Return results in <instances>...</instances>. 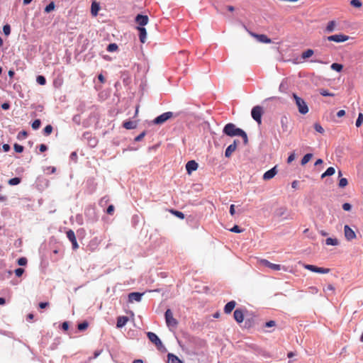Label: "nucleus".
<instances>
[{
  "instance_id": "nucleus-44",
  "label": "nucleus",
  "mask_w": 363,
  "mask_h": 363,
  "mask_svg": "<svg viewBox=\"0 0 363 363\" xmlns=\"http://www.w3.org/2000/svg\"><path fill=\"white\" fill-rule=\"evenodd\" d=\"M13 148H14V150L16 152H22L24 150V147L23 146L19 145V144H17V143H15L14 145H13Z\"/></svg>"
},
{
  "instance_id": "nucleus-3",
  "label": "nucleus",
  "mask_w": 363,
  "mask_h": 363,
  "mask_svg": "<svg viewBox=\"0 0 363 363\" xmlns=\"http://www.w3.org/2000/svg\"><path fill=\"white\" fill-rule=\"evenodd\" d=\"M166 324L169 328H176L178 325V321L173 316V313L170 309H167L164 314Z\"/></svg>"
},
{
  "instance_id": "nucleus-50",
  "label": "nucleus",
  "mask_w": 363,
  "mask_h": 363,
  "mask_svg": "<svg viewBox=\"0 0 363 363\" xmlns=\"http://www.w3.org/2000/svg\"><path fill=\"white\" fill-rule=\"evenodd\" d=\"M324 291H331L332 294H334V292H335V287H334V286L333 284H328L327 286V288L325 289H324Z\"/></svg>"
},
{
  "instance_id": "nucleus-9",
  "label": "nucleus",
  "mask_w": 363,
  "mask_h": 363,
  "mask_svg": "<svg viewBox=\"0 0 363 363\" xmlns=\"http://www.w3.org/2000/svg\"><path fill=\"white\" fill-rule=\"evenodd\" d=\"M349 39V36L344 34L333 35L328 37V41H333L336 43H342L347 41Z\"/></svg>"
},
{
  "instance_id": "nucleus-38",
  "label": "nucleus",
  "mask_w": 363,
  "mask_h": 363,
  "mask_svg": "<svg viewBox=\"0 0 363 363\" xmlns=\"http://www.w3.org/2000/svg\"><path fill=\"white\" fill-rule=\"evenodd\" d=\"M118 50V45L116 43H111L107 47V50L108 52H114Z\"/></svg>"
},
{
  "instance_id": "nucleus-60",
  "label": "nucleus",
  "mask_w": 363,
  "mask_h": 363,
  "mask_svg": "<svg viewBox=\"0 0 363 363\" xmlns=\"http://www.w3.org/2000/svg\"><path fill=\"white\" fill-rule=\"evenodd\" d=\"M235 213V205L234 204H231L230 206V213L231 216H234Z\"/></svg>"
},
{
  "instance_id": "nucleus-53",
  "label": "nucleus",
  "mask_w": 363,
  "mask_h": 363,
  "mask_svg": "<svg viewBox=\"0 0 363 363\" xmlns=\"http://www.w3.org/2000/svg\"><path fill=\"white\" fill-rule=\"evenodd\" d=\"M351 208H352V206L348 203H345L343 205H342V208L343 210L346 211H349L351 210Z\"/></svg>"
},
{
  "instance_id": "nucleus-14",
  "label": "nucleus",
  "mask_w": 363,
  "mask_h": 363,
  "mask_svg": "<svg viewBox=\"0 0 363 363\" xmlns=\"http://www.w3.org/2000/svg\"><path fill=\"white\" fill-rule=\"evenodd\" d=\"M277 174V167L275 166L273 168H272L271 169L267 171L263 174V179L265 181L269 180V179H272Z\"/></svg>"
},
{
  "instance_id": "nucleus-26",
  "label": "nucleus",
  "mask_w": 363,
  "mask_h": 363,
  "mask_svg": "<svg viewBox=\"0 0 363 363\" xmlns=\"http://www.w3.org/2000/svg\"><path fill=\"white\" fill-rule=\"evenodd\" d=\"M335 169L334 167H330L327 169V170L321 175L322 178L325 177L332 176L335 174Z\"/></svg>"
},
{
  "instance_id": "nucleus-33",
  "label": "nucleus",
  "mask_w": 363,
  "mask_h": 363,
  "mask_svg": "<svg viewBox=\"0 0 363 363\" xmlns=\"http://www.w3.org/2000/svg\"><path fill=\"white\" fill-rule=\"evenodd\" d=\"M52 126L51 125H48L45 127L44 130H43V133H44V135H49L52 133Z\"/></svg>"
},
{
  "instance_id": "nucleus-17",
  "label": "nucleus",
  "mask_w": 363,
  "mask_h": 363,
  "mask_svg": "<svg viewBox=\"0 0 363 363\" xmlns=\"http://www.w3.org/2000/svg\"><path fill=\"white\" fill-rule=\"evenodd\" d=\"M144 294L139 292H133L129 294L128 300L130 302L137 301L139 302L141 301L142 296Z\"/></svg>"
},
{
  "instance_id": "nucleus-55",
  "label": "nucleus",
  "mask_w": 363,
  "mask_h": 363,
  "mask_svg": "<svg viewBox=\"0 0 363 363\" xmlns=\"http://www.w3.org/2000/svg\"><path fill=\"white\" fill-rule=\"evenodd\" d=\"M114 211V206L113 205H110L107 210H106V212L108 214H112Z\"/></svg>"
},
{
  "instance_id": "nucleus-63",
  "label": "nucleus",
  "mask_w": 363,
  "mask_h": 363,
  "mask_svg": "<svg viewBox=\"0 0 363 363\" xmlns=\"http://www.w3.org/2000/svg\"><path fill=\"white\" fill-rule=\"evenodd\" d=\"M62 328L64 330H67L68 328H69V324L67 322H64L62 323Z\"/></svg>"
},
{
  "instance_id": "nucleus-11",
  "label": "nucleus",
  "mask_w": 363,
  "mask_h": 363,
  "mask_svg": "<svg viewBox=\"0 0 363 363\" xmlns=\"http://www.w3.org/2000/svg\"><path fill=\"white\" fill-rule=\"evenodd\" d=\"M259 264L276 271L280 270L281 269L280 264L271 263L268 260L264 259L259 260Z\"/></svg>"
},
{
  "instance_id": "nucleus-39",
  "label": "nucleus",
  "mask_w": 363,
  "mask_h": 363,
  "mask_svg": "<svg viewBox=\"0 0 363 363\" xmlns=\"http://www.w3.org/2000/svg\"><path fill=\"white\" fill-rule=\"evenodd\" d=\"M314 129L318 132V133H324V129L321 126V125L318 123H315L314 124Z\"/></svg>"
},
{
  "instance_id": "nucleus-13",
  "label": "nucleus",
  "mask_w": 363,
  "mask_h": 363,
  "mask_svg": "<svg viewBox=\"0 0 363 363\" xmlns=\"http://www.w3.org/2000/svg\"><path fill=\"white\" fill-rule=\"evenodd\" d=\"M238 141L235 140L232 144H230L225 150V156L230 157L233 152H234L237 148Z\"/></svg>"
},
{
  "instance_id": "nucleus-51",
  "label": "nucleus",
  "mask_w": 363,
  "mask_h": 363,
  "mask_svg": "<svg viewBox=\"0 0 363 363\" xmlns=\"http://www.w3.org/2000/svg\"><path fill=\"white\" fill-rule=\"evenodd\" d=\"M27 135H28L27 132L25 130H23V131H21L20 133H18L17 138L18 139H21L23 138H26Z\"/></svg>"
},
{
  "instance_id": "nucleus-41",
  "label": "nucleus",
  "mask_w": 363,
  "mask_h": 363,
  "mask_svg": "<svg viewBox=\"0 0 363 363\" xmlns=\"http://www.w3.org/2000/svg\"><path fill=\"white\" fill-rule=\"evenodd\" d=\"M36 81L40 85H45V83H46L45 78L43 76H42V75L38 76L37 79H36Z\"/></svg>"
},
{
  "instance_id": "nucleus-29",
  "label": "nucleus",
  "mask_w": 363,
  "mask_h": 363,
  "mask_svg": "<svg viewBox=\"0 0 363 363\" xmlns=\"http://www.w3.org/2000/svg\"><path fill=\"white\" fill-rule=\"evenodd\" d=\"M314 52L313 50L311 49H308L306 50V51H304L302 55H301V57L303 59H307V58H309L311 57L313 55Z\"/></svg>"
},
{
  "instance_id": "nucleus-40",
  "label": "nucleus",
  "mask_w": 363,
  "mask_h": 363,
  "mask_svg": "<svg viewBox=\"0 0 363 363\" xmlns=\"http://www.w3.org/2000/svg\"><path fill=\"white\" fill-rule=\"evenodd\" d=\"M348 184L347 179L346 178H341L339 181V187L344 188Z\"/></svg>"
},
{
  "instance_id": "nucleus-45",
  "label": "nucleus",
  "mask_w": 363,
  "mask_h": 363,
  "mask_svg": "<svg viewBox=\"0 0 363 363\" xmlns=\"http://www.w3.org/2000/svg\"><path fill=\"white\" fill-rule=\"evenodd\" d=\"M3 32L6 35H9L11 33V27L9 24L4 26Z\"/></svg>"
},
{
  "instance_id": "nucleus-59",
  "label": "nucleus",
  "mask_w": 363,
  "mask_h": 363,
  "mask_svg": "<svg viewBox=\"0 0 363 363\" xmlns=\"http://www.w3.org/2000/svg\"><path fill=\"white\" fill-rule=\"evenodd\" d=\"M309 291L312 294H317L318 292V289L315 286H311L309 288Z\"/></svg>"
},
{
  "instance_id": "nucleus-62",
  "label": "nucleus",
  "mask_w": 363,
  "mask_h": 363,
  "mask_svg": "<svg viewBox=\"0 0 363 363\" xmlns=\"http://www.w3.org/2000/svg\"><path fill=\"white\" fill-rule=\"evenodd\" d=\"M345 115V111L344 110H340L337 113V116L340 118V117H342Z\"/></svg>"
},
{
  "instance_id": "nucleus-18",
  "label": "nucleus",
  "mask_w": 363,
  "mask_h": 363,
  "mask_svg": "<svg viewBox=\"0 0 363 363\" xmlns=\"http://www.w3.org/2000/svg\"><path fill=\"white\" fill-rule=\"evenodd\" d=\"M197 168L198 163L194 160H190L186 164V169L189 174H191L193 171L196 170Z\"/></svg>"
},
{
  "instance_id": "nucleus-37",
  "label": "nucleus",
  "mask_w": 363,
  "mask_h": 363,
  "mask_svg": "<svg viewBox=\"0 0 363 363\" xmlns=\"http://www.w3.org/2000/svg\"><path fill=\"white\" fill-rule=\"evenodd\" d=\"M350 4L355 8H360L362 6L360 0H352Z\"/></svg>"
},
{
  "instance_id": "nucleus-1",
  "label": "nucleus",
  "mask_w": 363,
  "mask_h": 363,
  "mask_svg": "<svg viewBox=\"0 0 363 363\" xmlns=\"http://www.w3.org/2000/svg\"><path fill=\"white\" fill-rule=\"evenodd\" d=\"M223 132L230 137L240 136L242 138L245 145L248 143L247 133L241 128H237L234 123H229L226 124L223 128Z\"/></svg>"
},
{
  "instance_id": "nucleus-49",
  "label": "nucleus",
  "mask_w": 363,
  "mask_h": 363,
  "mask_svg": "<svg viewBox=\"0 0 363 363\" xmlns=\"http://www.w3.org/2000/svg\"><path fill=\"white\" fill-rule=\"evenodd\" d=\"M24 272V269L23 268H18L15 269V274L16 277H20Z\"/></svg>"
},
{
  "instance_id": "nucleus-61",
  "label": "nucleus",
  "mask_w": 363,
  "mask_h": 363,
  "mask_svg": "<svg viewBox=\"0 0 363 363\" xmlns=\"http://www.w3.org/2000/svg\"><path fill=\"white\" fill-rule=\"evenodd\" d=\"M48 306H49V303L48 302H41V303H39V307L40 308H46Z\"/></svg>"
},
{
  "instance_id": "nucleus-15",
  "label": "nucleus",
  "mask_w": 363,
  "mask_h": 363,
  "mask_svg": "<svg viewBox=\"0 0 363 363\" xmlns=\"http://www.w3.org/2000/svg\"><path fill=\"white\" fill-rule=\"evenodd\" d=\"M233 316L236 322L241 323L244 320V312L242 309L238 308L234 311Z\"/></svg>"
},
{
  "instance_id": "nucleus-31",
  "label": "nucleus",
  "mask_w": 363,
  "mask_h": 363,
  "mask_svg": "<svg viewBox=\"0 0 363 363\" xmlns=\"http://www.w3.org/2000/svg\"><path fill=\"white\" fill-rule=\"evenodd\" d=\"M331 69L337 72H341L343 69V66L341 64L333 63L331 65Z\"/></svg>"
},
{
  "instance_id": "nucleus-48",
  "label": "nucleus",
  "mask_w": 363,
  "mask_h": 363,
  "mask_svg": "<svg viewBox=\"0 0 363 363\" xmlns=\"http://www.w3.org/2000/svg\"><path fill=\"white\" fill-rule=\"evenodd\" d=\"M18 264L20 266H24L27 264V259L26 257H21L18 259Z\"/></svg>"
},
{
  "instance_id": "nucleus-20",
  "label": "nucleus",
  "mask_w": 363,
  "mask_h": 363,
  "mask_svg": "<svg viewBox=\"0 0 363 363\" xmlns=\"http://www.w3.org/2000/svg\"><path fill=\"white\" fill-rule=\"evenodd\" d=\"M236 303L235 301H231L228 302L224 307V312L226 314L230 313L235 308Z\"/></svg>"
},
{
  "instance_id": "nucleus-16",
  "label": "nucleus",
  "mask_w": 363,
  "mask_h": 363,
  "mask_svg": "<svg viewBox=\"0 0 363 363\" xmlns=\"http://www.w3.org/2000/svg\"><path fill=\"white\" fill-rule=\"evenodd\" d=\"M136 23L140 26L139 27H143L148 23L147 16H143L138 14L135 18Z\"/></svg>"
},
{
  "instance_id": "nucleus-58",
  "label": "nucleus",
  "mask_w": 363,
  "mask_h": 363,
  "mask_svg": "<svg viewBox=\"0 0 363 363\" xmlns=\"http://www.w3.org/2000/svg\"><path fill=\"white\" fill-rule=\"evenodd\" d=\"M294 159H295V154L292 153V154H291V155L289 156V157H288V159H287V162H288V163H291L292 161H294Z\"/></svg>"
},
{
  "instance_id": "nucleus-28",
  "label": "nucleus",
  "mask_w": 363,
  "mask_h": 363,
  "mask_svg": "<svg viewBox=\"0 0 363 363\" xmlns=\"http://www.w3.org/2000/svg\"><path fill=\"white\" fill-rule=\"evenodd\" d=\"M313 157V154L308 153L303 156V157L301 160V165H305L307 164Z\"/></svg>"
},
{
  "instance_id": "nucleus-23",
  "label": "nucleus",
  "mask_w": 363,
  "mask_h": 363,
  "mask_svg": "<svg viewBox=\"0 0 363 363\" xmlns=\"http://www.w3.org/2000/svg\"><path fill=\"white\" fill-rule=\"evenodd\" d=\"M280 123H281V125L283 131H287L288 123H289L288 118L286 116H281V118L280 119Z\"/></svg>"
},
{
  "instance_id": "nucleus-5",
  "label": "nucleus",
  "mask_w": 363,
  "mask_h": 363,
  "mask_svg": "<svg viewBox=\"0 0 363 363\" xmlns=\"http://www.w3.org/2000/svg\"><path fill=\"white\" fill-rule=\"evenodd\" d=\"M173 117V113L171 111L163 113L162 114L160 115L159 116L156 117L152 123L155 125H162L166 121H167L169 119Z\"/></svg>"
},
{
  "instance_id": "nucleus-54",
  "label": "nucleus",
  "mask_w": 363,
  "mask_h": 363,
  "mask_svg": "<svg viewBox=\"0 0 363 363\" xmlns=\"http://www.w3.org/2000/svg\"><path fill=\"white\" fill-rule=\"evenodd\" d=\"M275 325H276L275 321H274V320H269V321H268V322H267V323H265V327H267V328L273 327V326H274Z\"/></svg>"
},
{
  "instance_id": "nucleus-35",
  "label": "nucleus",
  "mask_w": 363,
  "mask_h": 363,
  "mask_svg": "<svg viewBox=\"0 0 363 363\" xmlns=\"http://www.w3.org/2000/svg\"><path fill=\"white\" fill-rule=\"evenodd\" d=\"M40 124H41V121H40V119H36V120H35V121L32 123L31 126H32L33 129H34V130H37V129H38V128H40Z\"/></svg>"
},
{
  "instance_id": "nucleus-21",
  "label": "nucleus",
  "mask_w": 363,
  "mask_h": 363,
  "mask_svg": "<svg viewBox=\"0 0 363 363\" xmlns=\"http://www.w3.org/2000/svg\"><path fill=\"white\" fill-rule=\"evenodd\" d=\"M128 321V318L126 316H119L117 319L116 325L118 328L123 327Z\"/></svg>"
},
{
  "instance_id": "nucleus-36",
  "label": "nucleus",
  "mask_w": 363,
  "mask_h": 363,
  "mask_svg": "<svg viewBox=\"0 0 363 363\" xmlns=\"http://www.w3.org/2000/svg\"><path fill=\"white\" fill-rule=\"evenodd\" d=\"M55 9V4L53 1L50 2L45 8V12L50 13Z\"/></svg>"
},
{
  "instance_id": "nucleus-2",
  "label": "nucleus",
  "mask_w": 363,
  "mask_h": 363,
  "mask_svg": "<svg viewBox=\"0 0 363 363\" xmlns=\"http://www.w3.org/2000/svg\"><path fill=\"white\" fill-rule=\"evenodd\" d=\"M294 99L295 100L296 105L298 107V111L301 114H306L308 112V107L305 101L301 97L298 96L296 94H292Z\"/></svg>"
},
{
  "instance_id": "nucleus-47",
  "label": "nucleus",
  "mask_w": 363,
  "mask_h": 363,
  "mask_svg": "<svg viewBox=\"0 0 363 363\" xmlns=\"http://www.w3.org/2000/svg\"><path fill=\"white\" fill-rule=\"evenodd\" d=\"M171 212L179 218L183 219L184 218V213L181 211L172 210Z\"/></svg>"
},
{
  "instance_id": "nucleus-56",
  "label": "nucleus",
  "mask_w": 363,
  "mask_h": 363,
  "mask_svg": "<svg viewBox=\"0 0 363 363\" xmlns=\"http://www.w3.org/2000/svg\"><path fill=\"white\" fill-rule=\"evenodd\" d=\"M10 145L9 144H4L2 145V150L4 152H8L10 150Z\"/></svg>"
},
{
  "instance_id": "nucleus-52",
  "label": "nucleus",
  "mask_w": 363,
  "mask_h": 363,
  "mask_svg": "<svg viewBox=\"0 0 363 363\" xmlns=\"http://www.w3.org/2000/svg\"><path fill=\"white\" fill-rule=\"evenodd\" d=\"M146 133L145 131L142 132L140 135H138L135 138V141H140L145 135Z\"/></svg>"
},
{
  "instance_id": "nucleus-30",
  "label": "nucleus",
  "mask_w": 363,
  "mask_h": 363,
  "mask_svg": "<svg viewBox=\"0 0 363 363\" xmlns=\"http://www.w3.org/2000/svg\"><path fill=\"white\" fill-rule=\"evenodd\" d=\"M325 244L335 246L338 245V240L336 238H328L325 240Z\"/></svg>"
},
{
  "instance_id": "nucleus-4",
  "label": "nucleus",
  "mask_w": 363,
  "mask_h": 363,
  "mask_svg": "<svg viewBox=\"0 0 363 363\" xmlns=\"http://www.w3.org/2000/svg\"><path fill=\"white\" fill-rule=\"evenodd\" d=\"M263 113V108L260 106H255L252 109V117L258 124H261L262 123V116Z\"/></svg>"
},
{
  "instance_id": "nucleus-19",
  "label": "nucleus",
  "mask_w": 363,
  "mask_h": 363,
  "mask_svg": "<svg viewBox=\"0 0 363 363\" xmlns=\"http://www.w3.org/2000/svg\"><path fill=\"white\" fill-rule=\"evenodd\" d=\"M138 30L139 31V38L142 43H145L147 31L144 27H138Z\"/></svg>"
},
{
  "instance_id": "nucleus-6",
  "label": "nucleus",
  "mask_w": 363,
  "mask_h": 363,
  "mask_svg": "<svg viewBox=\"0 0 363 363\" xmlns=\"http://www.w3.org/2000/svg\"><path fill=\"white\" fill-rule=\"evenodd\" d=\"M303 267L311 272L320 274H328L330 271L328 268L319 267L313 264H304Z\"/></svg>"
},
{
  "instance_id": "nucleus-7",
  "label": "nucleus",
  "mask_w": 363,
  "mask_h": 363,
  "mask_svg": "<svg viewBox=\"0 0 363 363\" xmlns=\"http://www.w3.org/2000/svg\"><path fill=\"white\" fill-rule=\"evenodd\" d=\"M245 30L248 32V33L255 38L256 39H257L258 41L261 42V43H272V40L270 38H269L266 35L264 34H257V33H255L252 31H250L246 26H244Z\"/></svg>"
},
{
  "instance_id": "nucleus-57",
  "label": "nucleus",
  "mask_w": 363,
  "mask_h": 363,
  "mask_svg": "<svg viewBox=\"0 0 363 363\" xmlns=\"http://www.w3.org/2000/svg\"><path fill=\"white\" fill-rule=\"evenodd\" d=\"M48 149L47 146L44 144H41L39 146V150L41 152H43L45 151H46Z\"/></svg>"
},
{
  "instance_id": "nucleus-25",
  "label": "nucleus",
  "mask_w": 363,
  "mask_h": 363,
  "mask_svg": "<svg viewBox=\"0 0 363 363\" xmlns=\"http://www.w3.org/2000/svg\"><path fill=\"white\" fill-rule=\"evenodd\" d=\"M336 26V22L335 21H329L326 26V31L328 33H331L334 31Z\"/></svg>"
},
{
  "instance_id": "nucleus-24",
  "label": "nucleus",
  "mask_w": 363,
  "mask_h": 363,
  "mask_svg": "<svg viewBox=\"0 0 363 363\" xmlns=\"http://www.w3.org/2000/svg\"><path fill=\"white\" fill-rule=\"evenodd\" d=\"M168 363H182V362L176 355L169 353L167 355Z\"/></svg>"
},
{
  "instance_id": "nucleus-12",
  "label": "nucleus",
  "mask_w": 363,
  "mask_h": 363,
  "mask_svg": "<svg viewBox=\"0 0 363 363\" xmlns=\"http://www.w3.org/2000/svg\"><path fill=\"white\" fill-rule=\"evenodd\" d=\"M344 233L347 240H352L356 238L355 233L347 225L344 227Z\"/></svg>"
},
{
  "instance_id": "nucleus-32",
  "label": "nucleus",
  "mask_w": 363,
  "mask_h": 363,
  "mask_svg": "<svg viewBox=\"0 0 363 363\" xmlns=\"http://www.w3.org/2000/svg\"><path fill=\"white\" fill-rule=\"evenodd\" d=\"M21 182V179L18 177H14L9 180V184L11 186H15Z\"/></svg>"
},
{
  "instance_id": "nucleus-46",
  "label": "nucleus",
  "mask_w": 363,
  "mask_h": 363,
  "mask_svg": "<svg viewBox=\"0 0 363 363\" xmlns=\"http://www.w3.org/2000/svg\"><path fill=\"white\" fill-rule=\"evenodd\" d=\"M231 232H233V233H242L243 231L242 229H240V227L238 225H234L230 230Z\"/></svg>"
},
{
  "instance_id": "nucleus-43",
  "label": "nucleus",
  "mask_w": 363,
  "mask_h": 363,
  "mask_svg": "<svg viewBox=\"0 0 363 363\" xmlns=\"http://www.w3.org/2000/svg\"><path fill=\"white\" fill-rule=\"evenodd\" d=\"M320 94L323 96H334L335 94L329 92L326 89H321Z\"/></svg>"
},
{
  "instance_id": "nucleus-42",
  "label": "nucleus",
  "mask_w": 363,
  "mask_h": 363,
  "mask_svg": "<svg viewBox=\"0 0 363 363\" xmlns=\"http://www.w3.org/2000/svg\"><path fill=\"white\" fill-rule=\"evenodd\" d=\"M88 327H89V323H88V322H86V321H84V322H83V323H79V324L78 325V329H79V330H86Z\"/></svg>"
},
{
  "instance_id": "nucleus-64",
  "label": "nucleus",
  "mask_w": 363,
  "mask_h": 363,
  "mask_svg": "<svg viewBox=\"0 0 363 363\" xmlns=\"http://www.w3.org/2000/svg\"><path fill=\"white\" fill-rule=\"evenodd\" d=\"M10 107V105L9 103H4L2 105H1V108L4 109V110H8Z\"/></svg>"
},
{
  "instance_id": "nucleus-34",
  "label": "nucleus",
  "mask_w": 363,
  "mask_h": 363,
  "mask_svg": "<svg viewBox=\"0 0 363 363\" xmlns=\"http://www.w3.org/2000/svg\"><path fill=\"white\" fill-rule=\"evenodd\" d=\"M363 123V113H359L358 115V118L356 121V126L360 127Z\"/></svg>"
},
{
  "instance_id": "nucleus-27",
  "label": "nucleus",
  "mask_w": 363,
  "mask_h": 363,
  "mask_svg": "<svg viewBox=\"0 0 363 363\" xmlns=\"http://www.w3.org/2000/svg\"><path fill=\"white\" fill-rule=\"evenodd\" d=\"M100 10V6L96 1H92V16H96Z\"/></svg>"
},
{
  "instance_id": "nucleus-10",
  "label": "nucleus",
  "mask_w": 363,
  "mask_h": 363,
  "mask_svg": "<svg viewBox=\"0 0 363 363\" xmlns=\"http://www.w3.org/2000/svg\"><path fill=\"white\" fill-rule=\"evenodd\" d=\"M67 237L70 240L72 244V248L76 250L78 248V244L77 242V239L75 237L74 232L72 230H69L67 231Z\"/></svg>"
},
{
  "instance_id": "nucleus-8",
  "label": "nucleus",
  "mask_w": 363,
  "mask_h": 363,
  "mask_svg": "<svg viewBox=\"0 0 363 363\" xmlns=\"http://www.w3.org/2000/svg\"><path fill=\"white\" fill-rule=\"evenodd\" d=\"M147 335L150 341L154 343L158 349H160L162 347V341L155 333L148 332Z\"/></svg>"
},
{
  "instance_id": "nucleus-22",
  "label": "nucleus",
  "mask_w": 363,
  "mask_h": 363,
  "mask_svg": "<svg viewBox=\"0 0 363 363\" xmlns=\"http://www.w3.org/2000/svg\"><path fill=\"white\" fill-rule=\"evenodd\" d=\"M123 127L125 128L127 130H132L135 129L137 127V123L135 121H125L123 123Z\"/></svg>"
}]
</instances>
